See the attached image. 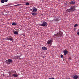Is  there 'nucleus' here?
<instances>
[{
  "mask_svg": "<svg viewBox=\"0 0 79 79\" xmlns=\"http://www.w3.org/2000/svg\"><path fill=\"white\" fill-rule=\"evenodd\" d=\"M75 10H76V6H71L70 9H67L66 11L67 12L73 13Z\"/></svg>",
  "mask_w": 79,
  "mask_h": 79,
  "instance_id": "f257e3e1",
  "label": "nucleus"
},
{
  "mask_svg": "<svg viewBox=\"0 0 79 79\" xmlns=\"http://www.w3.org/2000/svg\"><path fill=\"white\" fill-rule=\"evenodd\" d=\"M55 37H63V32H60L57 33L56 34L54 35Z\"/></svg>",
  "mask_w": 79,
  "mask_h": 79,
  "instance_id": "f03ea898",
  "label": "nucleus"
},
{
  "mask_svg": "<svg viewBox=\"0 0 79 79\" xmlns=\"http://www.w3.org/2000/svg\"><path fill=\"white\" fill-rule=\"evenodd\" d=\"M47 23L45 21H44L43 22L42 24H39V26H43V27L44 26H47Z\"/></svg>",
  "mask_w": 79,
  "mask_h": 79,
  "instance_id": "7ed1b4c3",
  "label": "nucleus"
},
{
  "mask_svg": "<svg viewBox=\"0 0 79 79\" xmlns=\"http://www.w3.org/2000/svg\"><path fill=\"white\" fill-rule=\"evenodd\" d=\"M5 62H6L7 64H11V63H12L13 62V60L11 59H9L7 60H6Z\"/></svg>",
  "mask_w": 79,
  "mask_h": 79,
  "instance_id": "20e7f679",
  "label": "nucleus"
},
{
  "mask_svg": "<svg viewBox=\"0 0 79 79\" xmlns=\"http://www.w3.org/2000/svg\"><path fill=\"white\" fill-rule=\"evenodd\" d=\"M13 38L11 37H8L5 38H4L3 40H13Z\"/></svg>",
  "mask_w": 79,
  "mask_h": 79,
  "instance_id": "39448f33",
  "label": "nucleus"
},
{
  "mask_svg": "<svg viewBox=\"0 0 79 79\" xmlns=\"http://www.w3.org/2000/svg\"><path fill=\"white\" fill-rule=\"evenodd\" d=\"M68 51L66 50H64L63 51V53L64 54V55H66L67 54H68Z\"/></svg>",
  "mask_w": 79,
  "mask_h": 79,
  "instance_id": "423d86ee",
  "label": "nucleus"
},
{
  "mask_svg": "<svg viewBox=\"0 0 79 79\" xmlns=\"http://www.w3.org/2000/svg\"><path fill=\"white\" fill-rule=\"evenodd\" d=\"M52 40H48L47 42L48 45H49V44H52Z\"/></svg>",
  "mask_w": 79,
  "mask_h": 79,
  "instance_id": "0eeeda50",
  "label": "nucleus"
},
{
  "mask_svg": "<svg viewBox=\"0 0 79 79\" xmlns=\"http://www.w3.org/2000/svg\"><path fill=\"white\" fill-rule=\"evenodd\" d=\"M42 50H47V48L45 47H43L41 48Z\"/></svg>",
  "mask_w": 79,
  "mask_h": 79,
  "instance_id": "6e6552de",
  "label": "nucleus"
},
{
  "mask_svg": "<svg viewBox=\"0 0 79 79\" xmlns=\"http://www.w3.org/2000/svg\"><path fill=\"white\" fill-rule=\"evenodd\" d=\"M12 76H13V77H17L18 76V75L16 74H13L12 75Z\"/></svg>",
  "mask_w": 79,
  "mask_h": 79,
  "instance_id": "1a4fd4ad",
  "label": "nucleus"
},
{
  "mask_svg": "<svg viewBox=\"0 0 79 79\" xmlns=\"http://www.w3.org/2000/svg\"><path fill=\"white\" fill-rule=\"evenodd\" d=\"M69 3L71 5H74L75 3V2L74 1H71L69 2Z\"/></svg>",
  "mask_w": 79,
  "mask_h": 79,
  "instance_id": "9d476101",
  "label": "nucleus"
},
{
  "mask_svg": "<svg viewBox=\"0 0 79 79\" xmlns=\"http://www.w3.org/2000/svg\"><path fill=\"white\" fill-rule=\"evenodd\" d=\"M37 9H33V11H32V12H33V13H36L37 12Z\"/></svg>",
  "mask_w": 79,
  "mask_h": 79,
  "instance_id": "9b49d317",
  "label": "nucleus"
},
{
  "mask_svg": "<svg viewBox=\"0 0 79 79\" xmlns=\"http://www.w3.org/2000/svg\"><path fill=\"white\" fill-rule=\"evenodd\" d=\"M73 77L74 79H77L78 78V76L77 75H74Z\"/></svg>",
  "mask_w": 79,
  "mask_h": 79,
  "instance_id": "f8f14e48",
  "label": "nucleus"
},
{
  "mask_svg": "<svg viewBox=\"0 0 79 79\" xmlns=\"http://www.w3.org/2000/svg\"><path fill=\"white\" fill-rule=\"evenodd\" d=\"M14 34H15V35H18V33L17 31H15L14 32Z\"/></svg>",
  "mask_w": 79,
  "mask_h": 79,
  "instance_id": "ddd939ff",
  "label": "nucleus"
},
{
  "mask_svg": "<svg viewBox=\"0 0 79 79\" xmlns=\"http://www.w3.org/2000/svg\"><path fill=\"white\" fill-rule=\"evenodd\" d=\"M12 25L13 26H16V25H17V23L15 22H14L12 23Z\"/></svg>",
  "mask_w": 79,
  "mask_h": 79,
  "instance_id": "4468645a",
  "label": "nucleus"
},
{
  "mask_svg": "<svg viewBox=\"0 0 79 79\" xmlns=\"http://www.w3.org/2000/svg\"><path fill=\"white\" fill-rule=\"evenodd\" d=\"M31 15H33V16H36L37 15V13H32Z\"/></svg>",
  "mask_w": 79,
  "mask_h": 79,
  "instance_id": "2eb2a0df",
  "label": "nucleus"
},
{
  "mask_svg": "<svg viewBox=\"0 0 79 79\" xmlns=\"http://www.w3.org/2000/svg\"><path fill=\"white\" fill-rule=\"evenodd\" d=\"M1 3H3L5 2V0H2L1 1Z\"/></svg>",
  "mask_w": 79,
  "mask_h": 79,
  "instance_id": "dca6fc26",
  "label": "nucleus"
},
{
  "mask_svg": "<svg viewBox=\"0 0 79 79\" xmlns=\"http://www.w3.org/2000/svg\"><path fill=\"white\" fill-rule=\"evenodd\" d=\"M26 5H29V2H26L25 3Z\"/></svg>",
  "mask_w": 79,
  "mask_h": 79,
  "instance_id": "f3484780",
  "label": "nucleus"
},
{
  "mask_svg": "<svg viewBox=\"0 0 79 79\" xmlns=\"http://www.w3.org/2000/svg\"><path fill=\"white\" fill-rule=\"evenodd\" d=\"M56 21V22H58V19L57 18H56L55 19Z\"/></svg>",
  "mask_w": 79,
  "mask_h": 79,
  "instance_id": "a211bd4d",
  "label": "nucleus"
},
{
  "mask_svg": "<svg viewBox=\"0 0 79 79\" xmlns=\"http://www.w3.org/2000/svg\"><path fill=\"white\" fill-rule=\"evenodd\" d=\"M14 57L15 58H18V57H19V56H15Z\"/></svg>",
  "mask_w": 79,
  "mask_h": 79,
  "instance_id": "6ab92c4d",
  "label": "nucleus"
},
{
  "mask_svg": "<svg viewBox=\"0 0 79 79\" xmlns=\"http://www.w3.org/2000/svg\"><path fill=\"white\" fill-rule=\"evenodd\" d=\"M77 26H78L77 24H76L74 26V27H76Z\"/></svg>",
  "mask_w": 79,
  "mask_h": 79,
  "instance_id": "aec40b11",
  "label": "nucleus"
},
{
  "mask_svg": "<svg viewBox=\"0 0 79 79\" xmlns=\"http://www.w3.org/2000/svg\"><path fill=\"white\" fill-rule=\"evenodd\" d=\"M60 57L62 58H63V55H60Z\"/></svg>",
  "mask_w": 79,
  "mask_h": 79,
  "instance_id": "412c9836",
  "label": "nucleus"
},
{
  "mask_svg": "<svg viewBox=\"0 0 79 79\" xmlns=\"http://www.w3.org/2000/svg\"><path fill=\"white\" fill-rule=\"evenodd\" d=\"M4 2H8V0H4Z\"/></svg>",
  "mask_w": 79,
  "mask_h": 79,
  "instance_id": "4be33fe9",
  "label": "nucleus"
},
{
  "mask_svg": "<svg viewBox=\"0 0 79 79\" xmlns=\"http://www.w3.org/2000/svg\"><path fill=\"white\" fill-rule=\"evenodd\" d=\"M33 9H30V10H31V11H33Z\"/></svg>",
  "mask_w": 79,
  "mask_h": 79,
  "instance_id": "5701e85b",
  "label": "nucleus"
},
{
  "mask_svg": "<svg viewBox=\"0 0 79 79\" xmlns=\"http://www.w3.org/2000/svg\"><path fill=\"white\" fill-rule=\"evenodd\" d=\"M77 34L78 35H79V32H77Z\"/></svg>",
  "mask_w": 79,
  "mask_h": 79,
  "instance_id": "b1692460",
  "label": "nucleus"
},
{
  "mask_svg": "<svg viewBox=\"0 0 79 79\" xmlns=\"http://www.w3.org/2000/svg\"><path fill=\"white\" fill-rule=\"evenodd\" d=\"M22 35H23V36H25V35H24V34H22Z\"/></svg>",
  "mask_w": 79,
  "mask_h": 79,
  "instance_id": "393cba45",
  "label": "nucleus"
},
{
  "mask_svg": "<svg viewBox=\"0 0 79 79\" xmlns=\"http://www.w3.org/2000/svg\"><path fill=\"white\" fill-rule=\"evenodd\" d=\"M21 5V4H17V6H19L20 5Z\"/></svg>",
  "mask_w": 79,
  "mask_h": 79,
  "instance_id": "a878e982",
  "label": "nucleus"
},
{
  "mask_svg": "<svg viewBox=\"0 0 79 79\" xmlns=\"http://www.w3.org/2000/svg\"><path fill=\"white\" fill-rule=\"evenodd\" d=\"M34 9H37V8H35V6L33 7Z\"/></svg>",
  "mask_w": 79,
  "mask_h": 79,
  "instance_id": "bb28decb",
  "label": "nucleus"
},
{
  "mask_svg": "<svg viewBox=\"0 0 79 79\" xmlns=\"http://www.w3.org/2000/svg\"><path fill=\"white\" fill-rule=\"evenodd\" d=\"M71 57H69V60H71Z\"/></svg>",
  "mask_w": 79,
  "mask_h": 79,
  "instance_id": "cd10ccee",
  "label": "nucleus"
},
{
  "mask_svg": "<svg viewBox=\"0 0 79 79\" xmlns=\"http://www.w3.org/2000/svg\"><path fill=\"white\" fill-rule=\"evenodd\" d=\"M19 60H22V59H21V58H20V57H19Z\"/></svg>",
  "mask_w": 79,
  "mask_h": 79,
  "instance_id": "c85d7f7f",
  "label": "nucleus"
},
{
  "mask_svg": "<svg viewBox=\"0 0 79 79\" xmlns=\"http://www.w3.org/2000/svg\"><path fill=\"white\" fill-rule=\"evenodd\" d=\"M18 6V5H16L14 6Z\"/></svg>",
  "mask_w": 79,
  "mask_h": 79,
  "instance_id": "c756f323",
  "label": "nucleus"
},
{
  "mask_svg": "<svg viewBox=\"0 0 79 79\" xmlns=\"http://www.w3.org/2000/svg\"><path fill=\"white\" fill-rule=\"evenodd\" d=\"M19 57H17V58H15V59H17V60L18 59Z\"/></svg>",
  "mask_w": 79,
  "mask_h": 79,
  "instance_id": "7c9ffc66",
  "label": "nucleus"
},
{
  "mask_svg": "<svg viewBox=\"0 0 79 79\" xmlns=\"http://www.w3.org/2000/svg\"><path fill=\"white\" fill-rule=\"evenodd\" d=\"M11 40V41H13V40Z\"/></svg>",
  "mask_w": 79,
  "mask_h": 79,
  "instance_id": "2f4dec72",
  "label": "nucleus"
},
{
  "mask_svg": "<svg viewBox=\"0 0 79 79\" xmlns=\"http://www.w3.org/2000/svg\"><path fill=\"white\" fill-rule=\"evenodd\" d=\"M52 21H54V20H52Z\"/></svg>",
  "mask_w": 79,
  "mask_h": 79,
  "instance_id": "473e14b6",
  "label": "nucleus"
},
{
  "mask_svg": "<svg viewBox=\"0 0 79 79\" xmlns=\"http://www.w3.org/2000/svg\"><path fill=\"white\" fill-rule=\"evenodd\" d=\"M24 47H25V46H24Z\"/></svg>",
  "mask_w": 79,
  "mask_h": 79,
  "instance_id": "72a5a7b5",
  "label": "nucleus"
},
{
  "mask_svg": "<svg viewBox=\"0 0 79 79\" xmlns=\"http://www.w3.org/2000/svg\"><path fill=\"white\" fill-rule=\"evenodd\" d=\"M3 76H4V75H3Z\"/></svg>",
  "mask_w": 79,
  "mask_h": 79,
  "instance_id": "f704fd0d",
  "label": "nucleus"
}]
</instances>
